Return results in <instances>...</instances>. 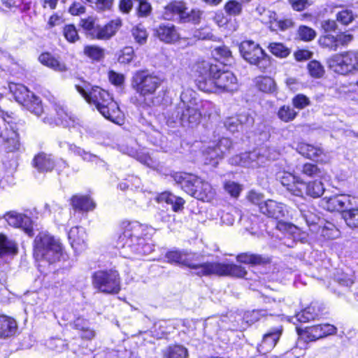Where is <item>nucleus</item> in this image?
Returning <instances> with one entry per match:
<instances>
[{
  "instance_id": "nucleus-1",
  "label": "nucleus",
  "mask_w": 358,
  "mask_h": 358,
  "mask_svg": "<svg viewBox=\"0 0 358 358\" xmlns=\"http://www.w3.org/2000/svg\"><path fill=\"white\" fill-rule=\"evenodd\" d=\"M143 227L138 222L123 221L120 233L116 240L115 248L124 258H131L134 255H146L153 251V246L145 243L142 237Z\"/></svg>"
},
{
  "instance_id": "nucleus-2",
  "label": "nucleus",
  "mask_w": 358,
  "mask_h": 358,
  "mask_svg": "<svg viewBox=\"0 0 358 358\" xmlns=\"http://www.w3.org/2000/svg\"><path fill=\"white\" fill-rule=\"evenodd\" d=\"M75 87L85 101L94 106L105 118L114 121L118 116L119 106L107 91L98 86L92 87L86 81L76 84Z\"/></svg>"
},
{
  "instance_id": "nucleus-3",
  "label": "nucleus",
  "mask_w": 358,
  "mask_h": 358,
  "mask_svg": "<svg viewBox=\"0 0 358 358\" xmlns=\"http://www.w3.org/2000/svg\"><path fill=\"white\" fill-rule=\"evenodd\" d=\"M173 178L187 194L198 200L210 202L216 195L212 185L201 178L187 173H176Z\"/></svg>"
},
{
  "instance_id": "nucleus-4",
  "label": "nucleus",
  "mask_w": 358,
  "mask_h": 358,
  "mask_svg": "<svg viewBox=\"0 0 358 358\" xmlns=\"http://www.w3.org/2000/svg\"><path fill=\"white\" fill-rule=\"evenodd\" d=\"M34 256L38 261L50 264L59 261L62 256V248L59 240L45 232H40L34 242Z\"/></svg>"
},
{
  "instance_id": "nucleus-5",
  "label": "nucleus",
  "mask_w": 358,
  "mask_h": 358,
  "mask_svg": "<svg viewBox=\"0 0 358 358\" xmlns=\"http://www.w3.org/2000/svg\"><path fill=\"white\" fill-rule=\"evenodd\" d=\"M201 113L196 106H187L178 103L167 114L166 123L174 127L178 125L194 127L199 123Z\"/></svg>"
},
{
  "instance_id": "nucleus-6",
  "label": "nucleus",
  "mask_w": 358,
  "mask_h": 358,
  "mask_svg": "<svg viewBox=\"0 0 358 358\" xmlns=\"http://www.w3.org/2000/svg\"><path fill=\"white\" fill-rule=\"evenodd\" d=\"M241 57L260 71H266L271 65V59L260 45L251 40L242 41L238 46Z\"/></svg>"
},
{
  "instance_id": "nucleus-7",
  "label": "nucleus",
  "mask_w": 358,
  "mask_h": 358,
  "mask_svg": "<svg viewBox=\"0 0 358 358\" xmlns=\"http://www.w3.org/2000/svg\"><path fill=\"white\" fill-rule=\"evenodd\" d=\"M238 87L235 75L229 71H221L218 67L216 73L210 80L204 84L202 83L201 90L213 93L233 92Z\"/></svg>"
},
{
  "instance_id": "nucleus-8",
  "label": "nucleus",
  "mask_w": 358,
  "mask_h": 358,
  "mask_svg": "<svg viewBox=\"0 0 358 358\" xmlns=\"http://www.w3.org/2000/svg\"><path fill=\"white\" fill-rule=\"evenodd\" d=\"M162 79L148 71H139L131 78V87L140 96L153 95L161 86Z\"/></svg>"
},
{
  "instance_id": "nucleus-9",
  "label": "nucleus",
  "mask_w": 358,
  "mask_h": 358,
  "mask_svg": "<svg viewBox=\"0 0 358 358\" xmlns=\"http://www.w3.org/2000/svg\"><path fill=\"white\" fill-rule=\"evenodd\" d=\"M277 156L278 153L275 151L271 152L269 148H262L235 155L230 158L229 162L232 165L256 168L265 164L267 160L275 159Z\"/></svg>"
},
{
  "instance_id": "nucleus-10",
  "label": "nucleus",
  "mask_w": 358,
  "mask_h": 358,
  "mask_svg": "<svg viewBox=\"0 0 358 358\" xmlns=\"http://www.w3.org/2000/svg\"><path fill=\"white\" fill-rule=\"evenodd\" d=\"M120 278L115 270L97 271L92 275V285L99 292L116 294L121 289Z\"/></svg>"
},
{
  "instance_id": "nucleus-11",
  "label": "nucleus",
  "mask_w": 358,
  "mask_h": 358,
  "mask_svg": "<svg viewBox=\"0 0 358 358\" xmlns=\"http://www.w3.org/2000/svg\"><path fill=\"white\" fill-rule=\"evenodd\" d=\"M329 67L341 75H348L358 71V53L346 51L332 55L327 61Z\"/></svg>"
},
{
  "instance_id": "nucleus-12",
  "label": "nucleus",
  "mask_w": 358,
  "mask_h": 358,
  "mask_svg": "<svg viewBox=\"0 0 358 358\" xmlns=\"http://www.w3.org/2000/svg\"><path fill=\"white\" fill-rule=\"evenodd\" d=\"M166 258L169 263L185 266L193 271V273L203 276L205 262H201L198 255L189 253L185 250H171L166 252Z\"/></svg>"
},
{
  "instance_id": "nucleus-13",
  "label": "nucleus",
  "mask_w": 358,
  "mask_h": 358,
  "mask_svg": "<svg viewBox=\"0 0 358 358\" xmlns=\"http://www.w3.org/2000/svg\"><path fill=\"white\" fill-rule=\"evenodd\" d=\"M203 276L218 275L244 278L245 268L235 264H222L219 262H205Z\"/></svg>"
},
{
  "instance_id": "nucleus-14",
  "label": "nucleus",
  "mask_w": 358,
  "mask_h": 358,
  "mask_svg": "<svg viewBox=\"0 0 358 358\" xmlns=\"http://www.w3.org/2000/svg\"><path fill=\"white\" fill-rule=\"evenodd\" d=\"M299 336L303 337L307 341H315L329 335L336 333L337 329L329 324H317L306 327L304 329L296 328Z\"/></svg>"
},
{
  "instance_id": "nucleus-15",
  "label": "nucleus",
  "mask_w": 358,
  "mask_h": 358,
  "mask_svg": "<svg viewBox=\"0 0 358 358\" xmlns=\"http://www.w3.org/2000/svg\"><path fill=\"white\" fill-rule=\"evenodd\" d=\"M3 217L10 226L22 229L29 236L34 235L33 222L27 215L10 211L6 213Z\"/></svg>"
},
{
  "instance_id": "nucleus-16",
  "label": "nucleus",
  "mask_w": 358,
  "mask_h": 358,
  "mask_svg": "<svg viewBox=\"0 0 358 358\" xmlns=\"http://www.w3.org/2000/svg\"><path fill=\"white\" fill-rule=\"evenodd\" d=\"M135 142L131 140L126 143H122L118 145L119 150L123 154L127 155L136 159L141 164H143L149 167H155L156 166L155 162L144 151H138L136 148L134 147Z\"/></svg>"
},
{
  "instance_id": "nucleus-17",
  "label": "nucleus",
  "mask_w": 358,
  "mask_h": 358,
  "mask_svg": "<svg viewBox=\"0 0 358 358\" xmlns=\"http://www.w3.org/2000/svg\"><path fill=\"white\" fill-rule=\"evenodd\" d=\"M321 206L326 210L333 211H342L351 207V198L349 195L340 194L329 198L324 197L321 201Z\"/></svg>"
},
{
  "instance_id": "nucleus-18",
  "label": "nucleus",
  "mask_w": 358,
  "mask_h": 358,
  "mask_svg": "<svg viewBox=\"0 0 358 358\" xmlns=\"http://www.w3.org/2000/svg\"><path fill=\"white\" fill-rule=\"evenodd\" d=\"M259 210L264 215L276 220L285 217L288 213L285 205L272 199L259 203Z\"/></svg>"
},
{
  "instance_id": "nucleus-19",
  "label": "nucleus",
  "mask_w": 358,
  "mask_h": 358,
  "mask_svg": "<svg viewBox=\"0 0 358 358\" xmlns=\"http://www.w3.org/2000/svg\"><path fill=\"white\" fill-rule=\"evenodd\" d=\"M187 8L182 1H171L164 8V17L168 20H180L187 17Z\"/></svg>"
},
{
  "instance_id": "nucleus-20",
  "label": "nucleus",
  "mask_w": 358,
  "mask_h": 358,
  "mask_svg": "<svg viewBox=\"0 0 358 358\" xmlns=\"http://www.w3.org/2000/svg\"><path fill=\"white\" fill-rule=\"evenodd\" d=\"M154 34L161 41L166 43H173L180 38L178 29L169 22L160 24L154 29Z\"/></svg>"
},
{
  "instance_id": "nucleus-21",
  "label": "nucleus",
  "mask_w": 358,
  "mask_h": 358,
  "mask_svg": "<svg viewBox=\"0 0 358 358\" xmlns=\"http://www.w3.org/2000/svg\"><path fill=\"white\" fill-rule=\"evenodd\" d=\"M278 178L280 183L287 188V191L294 196H301L300 187H304V182L299 177L289 172L280 173Z\"/></svg>"
},
{
  "instance_id": "nucleus-22",
  "label": "nucleus",
  "mask_w": 358,
  "mask_h": 358,
  "mask_svg": "<svg viewBox=\"0 0 358 358\" xmlns=\"http://www.w3.org/2000/svg\"><path fill=\"white\" fill-rule=\"evenodd\" d=\"M195 73L197 76L198 87L201 90L202 83L208 82L216 73L218 66L212 64L206 61L199 62L194 66Z\"/></svg>"
},
{
  "instance_id": "nucleus-23",
  "label": "nucleus",
  "mask_w": 358,
  "mask_h": 358,
  "mask_svg": "<svg viewBox=\"0 0 358 358\" xmlns=\"http://www.w3.org/2000/svg\"><path fill=\"white\" fill-rule=\"evenodd\" d=\"M282 332L281 326L271 329L263 336L262 341L258 347L261 353L266 354L270 352L276 345Z\"/></svg>"
},
{
  "instance_id": "nucleus-24",
  "label": "nucleus",
  "mask_w": 358,
  "mask_h": 358,
  "mask_svg": "<svg viewBox=\"0 0 358 358\" xmlns=\"http://www.w3.org/2000/svg\"><path fill=\"white\" fill-rule=\"evenodd\" d=\"M122 25L120 19L111 20L104 26L98 25L94 38L109 40L116 34Z\"/></svg>"
},
{
  "instance_id": "nucleus-25",
  "label": "nucleus",
  "mask_w": 358,
  "mask_h": 358,
  "mask_svg": "<svg viewBox=\"0 0 358 358\" xmlns=\"http://www.w3.org/2000/svg\"><path fill=\"white\" fill-rule=\"evenodd\" d=\"M68 237L75 251H82L86 248L87 234L83 227H72L69 231Z\"/></svg>"
},
{
  "instance_id": "nucleus-26",
  "label": "nucleus",
  "mask_w": 358,
  "mask_h": 358,
  "mask_svg": "<svg viewBox=\"0 0 358 358\" xmlns=\"http://www.w3.org/2000/svg\"><path fill=\"white\" fill-rule=\"evenodd\" d=\"M17 330L16 321L7 315H0V338H7L13 336Z\"/></svg>"
},
{
  "instance_id": "nucleus-27",
  "label": "nucleus",
  "mask_w": 358,
  "mask_h": 358,
  "mask_svg": "<svg viewBox=\"0 0 358 358\" xmlns=\"http://www.w3.org/2000/svg\"><path fill=\"white\" fill-rule=\"evenodd\" d=\"M33 164L38 171L48 172L55 168V160L51 155L41 152L35 156Z\"/></svg>"
},
{
  "instance_id": "nucleus-28",
  "label": "nucleus",
  "mask_w": 358,
  "mask_h": 358,
  "mask_svg": "<svg viewBox=\"0 0 358 358\" xmlns=\"http://www.w3.org/2000/svg\"><path fill=\"white\" fill-rule=\"evenodd\" d=\"M162 358H188L187 348L180 344H171L162 350Z\"/></svg>"
},
{
  "instance_id": "nucleus-29",
  "label": "nucleus",
  "mask_w": 358,
  "mask_h": 358,
  "mask_svg": "<svg viewBox=\"0 0 358 358\" xmlns=\"http://www.w3.org/2000/svg\"><path fill=\"white\" fill-rule=\"evenodd\" d=\"M38 59L41 64L58 72H65L67 71V66L64 63L54 57L48 52L42 53Z\"/></svg>"
},
{
  "instance_id": "nucleus-30",
  "label": "nucleus",
  "mask_w": 358,
  "mask_h": 358,
  "mask_svg": "<svg viewBox=\"0 0 358 358\" xmlns=\"http://www.w3.org/2000/svg\"><path fill=\"white\" fill-rule=\"evenodd\" d=\"M4 143L8 152H17L22 148L19 134L10 126V131L5 134Z\"/></svg>"
},
{
  "instance_id": "nucleus-31",
  "label": "nucleus",
  "mask_w": 358,
  "mask_h": 358,
  "mask_svg": "<svg viewBox=\"0 0 358 358\" xmlns=\"http://www.w3.org/2000/svg\"><path fill=\"white\" fill-rule=\"evenodd\" d=\"M257 88L264 93L273 94L277 91V85L270 76H258L255 80Z\"/></svg>"
},
{
  "instance_id": "nucleus-32",
  "label": "nucleus",
  "mask_w": 358,
  "mask_h": 358,
  "mask_svg": "<svg viewBox=\"0 0 358 358\" xmlns=\"http://www.w3.org/2000/svg\"><path fill=\"white\" fill-rule=\"evenodd\" d=\"M296 150L301 155L311 159H318L323 154V150L320 146L306 143H299Z\"/></svg>"
},
{
  "instance_id": "nucleus-33",
  "label": "nucleus",
  "mask_w": 358,
  "mask_h": 358,
  "mask_svg": "<svg viewBox=\"0 0 358 358\" xmlns=\"http://www.w3.org/2000/svg\"><path fill=\"white\" fill-rule=\"evenodd\" d=\"M236 260L243 264L260 265L269 262V259L260 255L250 252L240 253L236 256Z\"/></svg>"
},
{
  "instance_id": "nucleus-34",
  "label": "nucleus",
  "mask_w": 358,
  "mask_h": 358,
  "mask_svg": "<svg viewBox=\"0 0 358 358\" xmlns=\"http://www.w3.org/2000/svg\"><path fill=\"white\" fill-rule=\"evenodd\" d=\"M320 314V308L316 306L315 303H311L310 306L296 314L295 317L300 322H308L314 320L318 317Z\"/></svg>"
},
{
  "instance_id": "nucleus-35",
  "label": "nucleus",
  "mask_w": 358,
  "mask_h": 358,
  "mask_svg": "<svg viewBox=\"0 0 358 358\" xmlns=\"http://www.w3.org/2000/svg\"><path fill=\"white\" fill-rule=\"evenodd\" d=\"M9 89L13 94L15 100L22 105L29 100L32 94L27 87L21 84L11 83L9 85Z\"/></svg>"
},
{
  "instance_id": "nucleus-36",
  "label": "nucleus",
  "mask_w": 358,
  "mask_h": 358,
  "mask_svg": "<svg viewBox=\"0 0 358 358\" xmlns=\"http://www.w3.org/2000/svg\"><path fill=\"white\" fill-rule=\"evenodd\" d=\"M300 189H301V196H303L306 193L311 197L318 198L320 197L324 192L323 183L317 180L309 183L304 182V187H300Z\"/></svg>"
},
{
  "instance_id": "nucleus-37",
  "label": "nucleus",
  "mask_w": 358,
  "mask_h": 358,
  "mask_svg": "<svg viewBox=\"0 0 358 358\" xmlns=\"http://www.w3.org/2000/svg\"><path fill=\"white\" fill-rule=\"evenodd\" d=\"M157 200L160 202H166V203L171 205L172 209L174 211L181 210L185 203L183 199L176 196L168 192L160 194L157 197Z\"/></svg>"
},
{
  "instance_id": "nucleus-38",
  "label": "nucleus",
  "mask_w": 358,
  "mask_h": 358,
  "mask_svg": "<svg viewBox=\"0 0 358 358\" xmlns=\"http://www.w3.org/2000/svg\"><path fill=\"white\" fill-rule=\"evenodd\" d=\"M68 150L75 155L79 156L83 160L90 162H102L101 159L97 155L86 151L84 149L76 145L75 144H68Z\"/></svg>"
},
{
  "instance_id": "nucleus-39",
  "label": "nucleus",
  "mask_w": 358,
  "mask_h": 358,
  "mask_svg": "<svg viewBox=\"0 0 358 358\" xmlns=\"http://www.w3.org/2000/svg\"><path fill=\"white\" fill-rule=\"evenodd\" d=\"M71 205L74 209L85 211L92 210L95 206L90 197L79 195H75L71 198Z\"/></svg>"
},
{
  "instance_id": "nucleus-40",
  "label": "nucleus",
  "mask_w": 358,
  "mask_h": 358,
  "mask_svg": "<svg viewBox=\"0 0 358 358\" xmlns=\"http://www.w3.org/2000/svg\"><path fill=\"white\" fill-rule=\"evenodd\" d=\"M55 110L58 116V121L62 125L65 127H75L76 123V118L71 114H69L63 106L56 103Z\"/></svg>"
},
{
  "instance_id": "nucleus-41",
  "label": "nucleus",
  "mask_w": 358,
  "mask_h": 358,
  "mask_svg": "<svg viewBox=\"0 0 358 358\" xmlns=\"http://www.w3.org/2000/svg\"><path fill=\"white\" fill-rule=\"evenodd\" d=\"M275 313H271V310H270L269 312L266 309L253 310L245 312L243 319L245 323L252 325L266 316L273 315Z\"/></svg>"
},
{
  "instance_id": "nucleus-42",
  "label": "nucleus",
  "mask_w": 358,
  "mask_h": 358,
  "mask_svg": "<svg viewBox=\"0 0 358 358\" xmlns=\"http://www.w3.org/2000/svg\"><path fill=\"white\" fill-rule=\"evenodd\" d=\"M203 155L205 157L204 163L213 166H217L219 161L224 158L222 152H219L213 145L209 146L204 151Z\"/></svg>"
},
{
  "instance_id": "nucleus-43",
  "label": "nucleus",
  "mask_w": 358,
  "mask_h": 358,
  "mask_svg": "<svg viewBox=\"0 0 358 358\" xmlns=\"http://www.w3.org/2000/svg\"><path fill=\"white\" fill-rule=\"evenodd\" d=\"M17 246L15 241L8 239L5 235L0 234V256L16 253Z\"/></svg>"
},
{
  "instance_id": "nucleus-44",
  "label": "nucleus",
  "mask_w": 358,
  "mask_h": 358,
  "mask_svg": "<svg viewBox=\"0 0 358 358\" xmlns=\"http://www.w3.org/2000/svg\"><path fill=\"white\" fill-rule=\"evenodd\" d=\"M23 106L26 107L27 110L38 116H39L43 111L41 99L34 93L31 94L29 100L27 101Z\"/></svg>"
},
{
  "instance_id": "nucleus-45",
  "label": "nucleus",
  "mask_w": 358,
  "mask_h": 358,
  "mask_svg": "<svg viewBox=\"0 0 358 358\" xmlns=\"http://www.w3.org/2000/svg\"><path fill=\"white\" fill-rule=\"evenodd\" d=\"M297 114L298 113L296 112L293 108L286 105L281 106L277 113L278 118L284 122H289L294 120Z\"/></svg>"
},
{
  "instance_id": "nucleus-46",
  "label": "nucleus",
  "mask_w": 358,
  "mask_h": 358,
  "mask_svg": "<svg viewBox=\"0 0 358 358\" xmlns=\"http://www.w3.org/2000/svg\"><path fill=\"white\" fill-rule=\"evenodd\" d=\"M83 52L86 56L94 61H99L104 57V50L96 45H86Z\"/></svg>"
},
{
  "instance_id": "nucleus-47",
  "label": "nucleus",
  "mask_w": 358,
  "mask_h": 358,
  "mask_svg": "<svg viewBox=\"0 0 358 358\" xmlns=\"http://www.w3.org/2000/svg\"><path fill=\"white\" fill-rule=\"evenodd\" d=\"M224 10L228 15L236 17L242 13L243 6L236 0H230L225 3Z\"/></svg>"
},
{
  "instance_id": "nucleus-48",
  "label": "nucleus",
  "mask_w": 358,
  "mask_h": 358,
  "mask_svg": "<svg viewBox=\"0 0 358 358\" xmlns=\"http://www.w3.org/2000/svg\"><path fill=\"white\" fill-rule=\"evenodd\" d=\"M303 220L310 227H315L320 221V217L315 213V209L301 210Z\"/></svg>"
},
{
  "instance_id": "nucleus-49",
  "label": "nucleus",
  "mask_w": 358,
  "mask_h": 358,
  "mask_svg": "<svg viewBox=\"0 0 358 358\" xmlns=\"http://www.w3.org/2000/svg\"><path fill=\"white\" fill-rule=\"evenodd\" d=\"M268 49L273 55L280 58L287 57L290 54V50L281 43H271Z\"/></svg>"
},
{
  "instance_id": "nucleus-50",
  "label": "nucleus",
  "mask_w": 358,
  "mask_h": 358,
  "mask_svg": "<svg viewBox=\"0 0 358 358\" xmlns=\"http://www.w3.org/2000/svg\"><path fill=\"white\" fill-rule=\"evenodd\" d=\"M302 174L308 177H320L322 174V170L316 165L311 163L303 164L300 169Z\"/></svg>"
},
{
  "instance_id": "nucleus-51",
  "label": "nucleus",
  "mask_w": 358,
  "mask_h": 358,
  "mask_svg": "<svg viewBox=\"0 0 358 358\" xmlns=\"http://www.w3.org/2000/svg\"><path fill=\"white\" fill-rule=\"evenodd\" d=\"M343 217L350 227H358V209L352 208L345 210L343 213Z\"/></svg>"
},
{
  "instance_id": "nucleus-52",
  "label": "nucleus",
  "mask_w": 358,
  "mask_h": 358,
  "mask_svg": "<svg viewBox=\"0 0 358 358\" xmlns=\"http://www.w3.org/2000/svg\"><path fill=\"white\" fill-rule=\"evenodd\" d=\"M131 34L136 42L138 44L142 45L146 43L148 34L145 28L141 24L133 27Z\"/></svg>"
},
{
  "instance_id": "nucleus-53",
  "label": "nucleus",
  "mask_w": 358,
  "mask_h": 358,
  "mask_svg": "<svg viewBox=\"0 0 358 358\" xmlns=\"http://www.w3.org/2000/svg\"><path fill=\"white\" fill-rule=\"evenodd\" d=\"M273 21L270 20L271 27L274 29H279L282 31H286L294 26V22L292 19L286 18V19H278L272 17Z\"/></svg>"
},
{
  "instance_id": "nucleus-54",
  "label": "nucleus",
  "mask_w": 358,
  "mask_h": 358,
  "mask_svg": "<svg viewBox=\"0 0 358 358\" xmlns=\"http://www.w3.org/2000/svg\"><path fill=\"white\" fill-rule=\"evenodd\" d=\"M355 15L352 10L343 9L336 14V20L343 25H348L355 20Z\"/></svg>"
},
{
  "instance_id": "nucleus-55",
  "label": "nucleus",
  "mask_w": 358,
  "mask_h": 358,
  "mask_svg": "<svg viewBox=\"0 0 358 358\" xmlns=\"http://www.w3.org/2000/svg\"><path fill=\"white\" fill-rule=\"evenodd\" d=\"M241 131L250 129L255 122L253 116L249 113H243L237 116Z\"/></svg>"
},
{
  "instance_id": "nucleus-56",
  "label": "nucleus",
  "mask_w": 358,
  "mask_h": 358,
  "mask_svg": "<svg viewBox=\"0 0 358 358\" xmlns=\"http://www.w3.org/2000/svg\"><path fill=\"white\" fill-rule=\"evenodd\" d=\"M63 35L70 43H76L80 37L78 31L73 24H67L63 28Z\"/></svg>"
},
{
  "instance_id": "nucleus-57",
  "label": "nucleus",
  "mask_w": 358,
  "mask_h": 358,
  "mask_svg": "<svg viewBox=\"0 0 358 358\" xmlns=\"http://www.w3.org/2000/svg\"><path fill=\"white\" fill-rule=\"evenodd\" d=\"M80 25L94 38L98 24L95 23V20L92 17L81 19Z\"/></svg>"
},
{
  "instance_id": "nucleus-58",
  "label": "nucleus",
  "mask_w": 358,
  "mask_h": 358,
  "mask_svg": "<svg viewBox=\"0 0 358 358\" xmlns=\"http://www.w3.org/2000/svg\"><path fill=\"white\" fill-rule=\"evenodd\" d=\"M297 34L299 38L304 41H312L316 36V33L314 29L304 25L299 27Z\"/></svg>"
},
{
  "instance_id": "nucleus-59",
  "label": "nucleus",
  "mask_w": 358,
  "mask_h": 358,
  "mask_svg": "<svg viewBox=\"0 0 358 358\" xmlns=\"http://www.w3.org/2000/svg\"><path fill=\"white\" fill-rule=\"evenodd\" d=\"M219 152H222V155L224 157L229 154L232 148V141L229 138L222 137L219 139L215 145H213Z\"/></svg>"
},
{
  "instance_id": "nucleus-60",
  "label": "nucleus",
  "mask_w": 358,
  "mask_h": 358,
  "mask_svg": "<svg viewBox=\"0 0 358 358\" xmlns=\"http://www.w3.org/2000/svg\"><path fill=\"white\" fill-rule=\"evenodd\" d=\"M321 235L324 238L334 239L338 236L339 231L332 223L328 222L322 228Z\"/></svg>"
},
{
  "instance_id": "nucleus-61",
  "label": "nucleus",
  "mask_w": 358,
  "mask_h": 358,
  "mask_svg": "<svg viewBox=\"0 0 358 358\" xmlns=\"http://www.w3.org/2000/svg\"><path fill=\"white\" fill-rule=\"evenodd\" d=\"M319 42L323 48H329L333 51H336L337 50L336 37L334 35L327 34L322 36L320 38Z\"/></svg>"
},
{
  "instance_id": "nucleus-62",
  "label": "nucleus",
  "mask_w": 358,
  "mask_h": 358,
  "mask_svg": "<svg viewBox=\"0 0 358 358\" xmlns=\"http://www.w3.org/2000/svg\"><path fill=\"white\" fill-rule=\"evenodd\" d=\"M194 94L195 92L191 89L184 90L180 94V101L179 103L187 106H196Z\"/></svg>"
},
{
  "instance_id": "nucleus-63",
  "label": "nucleus",
  "mask_w": 358,
  "mask_h": 358,
  "mask_svg": "<svg viewBox=\"0 0 358 358\" xmlns=\"http://www.w3.org/2000/svg\"><path fill=\"white\" fill-rule=\"evenodd\" d=\"M308 69L311 76L320 78L324 74V68L321 64L315 60L310 62L308 64Z\"/></svg>"
},
{
  "instance_id": "nucleus-64",
  "label": "nucleus",
  "mask_w": 358,
  "mask_h": 358,
  "mask_svg": "<svg viewBox=\"0 0 358 358\" xmlns=\"http://www.w3.org/2000/svg\"><path fill=\"white\" fill-rule=\"evenodd\" d=\"M292 102L294 107L299 110L303 109L310 105L309 98L303 94H299L294 96Z\"/></svg>"
}]
</instances>
